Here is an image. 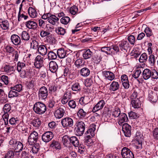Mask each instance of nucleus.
I'll list each match as a JSON object with an SVG mask.
<instances>
[{"label":"nucleus","instance_id":"f704fd0d","mask_svg":"<svg viewBox=\"0 0 158 158\" xmlns=\"http://www.w3.org/2000/svg\"><path fill=\"white\" fill-rule=\"evenodd\" d=\"M87 113L82 109H80L77 113V115L79 118H83L85 117Z\"/></svg>","mask_w":158,"mask_h":158},{"label":"nucleus","instance_id":"6e6d98bb","mask_svg":"<svg viewBox=\"0 0 158 158\" xmlns=\"http://www.w3.org/2000/svg\"><path fill=\"white\" fill-rule=\"evenodd\" d=\"M14 152L12 151H10L5 154L4 158H14Z\"/></svg>","mask_w":158,"mask_h":158},{"label":"nucleus","instance_id":"9d476101","mask_svg":"<svg viewBox=\"0 0 158 158\" xmlns=\"http://www.w3.org/2000/svg\"><path fill=\"white\" fill-rule=\"evenodd\" d=\"M131 127L127 123L123 124L122 126V130L123 131L125 136L129 137L131 135Z\"/></svg>","mask_w":158,"mask_h":158},{"label":"nucleus","instance_id":"0e129e2a","mask_svg":"<svg viewBox=\"0 0 158 158\" xmlns=\"http://www.w3.org/2000/svg\"><path fill=\"white\" fill-rule=\"evenodd\" d=\"M10 105L9 104H6L4 105L3 108L4 113H8L11 110Z\"/></svg>","mask_w":158,"mask_h":158},{"label":"nucleus","instance_id":"37998d69","mask_svg":"<svg viewBox=\"0 0 158 158\" xmlns=\"http://www.w3.org/2000/svg\"><path fill=\"white\" fill-rule=\"evenodd\" d=\"M29 150L27 148H25L21 153L22 158H29Z\"/></svg>","mask_w":158,"mask_h":158},{"label":"nucleus","instance_id":"393cba45","mask_svg":"<svg viewBox=\"0 0 158 158\" xmlns=\"http://www.w3.org/2000/svg\"><path fill=\"white\" fill-rule=\"evenodd\" d=\"M80 73L82 76L86 77L90 74V71L88 68L84 67L80 70Z\"/></svg>","mask_w":158,"mask_h":158},{"label":"nucleus","instance_id":"473e14b6","mask_svg":"<svg viewBox=\"0 0 158 158\" xmlns=\"http://www.w3.org/2000/svg\"><path fill=\"white\" fill-rule=\"evenodd\" d=\"M70 143H72L75 147L79 146V140L75 136H72L70 138Z\"/></svg>","mask_w":158,"mask_h":158},{"label":"nucleus","instance_id":"9b49d317","mask_svg":"<svg viewBox=\"0 0 158 158\" xmlns=\"http://www.w3.org/2000/svg\"><path fill=\"white\" fill-rule=\"evenodd\" d=\"M39 97L42 100H45L48 95V91L45 86L41 87L39 90Z\"/></svg>","mask_w":158,"mask_h":158},{"label":"nucleus","instance_id":"e433bc0d","mask_svg":"<svg viewBox=\"0 0 158 158\" xmlns=\"http://www.w3.org/2000/svg\"><path fill=\"white\" fill-rule=\"evenodd\" d=\"M71 89L74 91L77 92L81 90V87L79 83L76 82L72 85Z\"/></svg>","mask_w":158,"mask_h":158},{"label":"nucleus","instance_id":"0eeeda50","mask_svg":"<svg viewBox=\"0 0 158 158\" xmlns=\"http://www.w3.org/2000/svg\"><path fill=\"white\" fill-rule=\"evenodd\" d=\"M44 58L40 55H38L35 58L34 65L38 69L41 68L44 65Z\"/></svg>","mask_w":158,"mask_h":158},{"label":"nucleus","instance_id":"aec40b11","mask_svg":"<svg viewBox=\"0 0 158 158\" xmlns=\"http://www.w3.org/2000/svg\"><path fill=\"white\" fill-rule=\"evenodd\" d=\"M148 97L150 100L153 102H156L158 99L156 93L152 90L149 92Z\"/></svg>","mask_w":158,"mask_h":158},{"label":"nucleus","instance_id":"a211bd4d","mask_svg":"<svg viewBox=\"0 0 158 158\" xmlns=\"http://www.w3.org/2000/svg\"><path fill=\"white\" fill-rule=\"evenodd\" d=\"M58 69V66L56 62L51 61L49 63V69L53 73H56Z\"/></svg>","mask_w":158,"mask_h":158},{"label":"nucleus","instance_id":"7ed1b4c3","mask_svg":"<svg viewBox=\"0 0 158 158\" xmlns=\"http://www.w3.org/2000/svg\"><path fill=\"white\" fill-rule=\"evenodd\" d=\"M75 127L76 135L80 136L82 135L84 132L85 128V125L82 121H77L76 123Z\"/></svg>","mask_w":158,"mask_h":158},{"label":"nucleus","instance_id":"79ce46f5","mask_svg":"<svg viewBox=\"0 0 158 158\" xmlns=\"http://www.w3.org/2000/svg\"><path fill=\"white\" fill-rule=\"evenodd\" d=\"M10 89L19 92L22 90V86L21 84H17L11 87Z\"/></svg>","mask_w":158,"mask_h":158},{"label":"nucleus","instance_id":"49530a36","mask_svg":"<svg viewBox=\"0 0 158 158\" xmlns=\"http://www.w3.org/2000/svg\"><path fill=\"white\" fill-rule=\"evenodd\" d=\"M111 48L110 47H104L101 48V51L107 55H110L112 52L111 51Z\"/></svg>","mask_w":158,"mask_h":158},{"label":"nucleus","instance_id":"864d4df0","mask_svg":"<svg viewBox=\"0 0 158 158\" xmlns=\"http://www.w3.org/2000/svg\"><path fill=\"white\" fill-rule=\"evenodd\" d=\"M38 42L35 40H32L31 43V48L33 49H38Z\"/></svg>","mask_w":158,"mask_h":158},{"label":"nucleus","instance_id":"6e6552de","mask_svg":"<svg viewBox=\"0 0 158 158\" xmlns=\"http://www.w3.org/2000/svg\"><path fill=\"white\" fill-rule=\"evenodd\" d=\"M65 107L63 106H61L57 109L54 113V115L57 118H62L65 113Z\"/></svg>","mask_w":158,"mask_h":158},{"label":"nucleus","instance_id":"680f3d73","mask_svg":"<svg viewBox=\"0 0 158 158\" xmlns=\"http://www.w3.org/2000/svg\"><path fill=\"white\" fill-rule=\"evenodd\" d=\"M39 150V146L38 145L35 144L31 148V151L34 154H36Z\"/></svg>","mask_w":158,"mask_h":158},{"label":"nucleus","instance_id":"ddd939ff","mask_svg":"<svg viewBox=\"0 0 158 158\" xmlns=\"http://www.w3.org/2000/svg\"><path fill=\"white\" fill-rule=\"evenodd\" d=\"M105 104V101L103 100H100L93 107L92 111L95 112L102 109L103 107Z\"/></svg>","mask_w":158,"mask_h":158},{"label":"nucleus","instance_id":"c03bdc74","mask_svg":"<svg viewBox=\"0 0 158 158\" xmlns=\"http://www.w3.org/2000/svg\"><path fill=\"white\" fill-rule=\"evenodd\" d=\"M75 65L77 69H79L82 68L84 65V63H82V60L79 58L76 61Z\"/></svg>","mask_w":158,"mask_h":158},{"label":"nucleus","instance_id":"338daca9","mask_svg":"<svg viewBox=\"0 0 158 158\" xmlns=\"http://www.w3.org/2000/svg\"><path fill=\"white\" fill-rule=\"evenodd\" d=\"M28 17V16L24 15L23 13L21 14V12H19L18 15V20L19 21L21 20L22 18H23L24 20H26Z\"/></svg>","mask_w":158,"mask_h":158},{"label":"nucleus","instance_id":"5701e85b","mask_svg":"<svg viewBox=\"0 0 158 158\" xmlns=\"http://www.w3.org/2000/svg\"><path fill=\"white\" fill-rule=\"evenodd\" d=\"M59 18L55 15H52L50 18L48 19V21L53 25H57L58 24Z\"/></svg>","mask_w":158,"mask_h":158},{"label":"nucleus","instance_id":"09e8293b","mask_svg":"<svg viewBox=\"0 0 158 158\" xmlns=\"http://www.w3.org/2000/svg\"><path fill=\"white\" fill-rule=\"evenodd\" d=\"M22 39L25 40H28L30 38V36L28 32L26 31H23L22 33Z\"/></svg>","mask_w":158,"mask_h":158},{"label":"nucleus","instance_id":"13d9d810","mask_svg":"<svg viewBox=\"0 0 158 158\" xmlns=\"http://www.w3.org/2000/svg\"><path fill=\"white\" fill-rule=\"evenodd\" d=\"M148 60L151 65H154L155 62V56L152 54L151 55L149 56Z\"/></svg>","mask_w":158,"mask_h":158},{"label":"nucleus","instance_id":"a878e982","mask_svg":"<svg viewBox=\"0 0 158 158\" xmlns=\"http://www.w3.org/2000/svg\"><path fill=\"white\" fill-rule=\"evenodd\" d=\"M119 120L118 124L120 125H122L123 123L127 122L128 120V118L127 115L124 113H121L119 116Z\"/></svg>","mask_w":158,"mask_h":158},{"label":"nucleus","instance_id":"4468645a","mask_svg":"<svg viewBox=\"0 0 158 158\" xmlns=\"http://www.w3.org/2000/svg\"><path fill=\"white\" fill-rule=\"evenodd\" d=\"M71 94L69 91H67L65 93L64 96L62 97L61 102L62 104H66L71 98Z\"/></svg>","mask_w":158,"mask_h":158},{"label":"nucleus","instance_id":"a19ab883","mask_svg":"<svg viewBox=\"0 0 158 158\" xmlns=\"http://www.w3.org/2000/svg\"><path fill=\"white\" fill-rule=\"evenodd\" d=\"M19 94L18 92L15 90L11 89V90L9 91L8 93V97L11 98L17 97L19 96Z\"/></svg>","mask_w":158,"mask_h":158},{"label":"nucleus","instance_id":"3c124183","mask_svg":"<svg viewBox=\"0 0 158 158\" xmlns=\"http://www.w3.org/2000/svg\"><path fill=\"white\" fill-rule=\"evenodd\" d=\"M70 20V18L68 16L62 17L60 19L61 23L64 24H67Z\"/></svg>","mask_w":158,"mask_h":158},{"label":"nucleus","instance_id":"2f4dec72","mask_svg":"<svg viewBox=\"0 0 158 158\" xmlns=\"http://www.w3.org/2000/svg\"><path fill=\"white\" fill-rule=\"evenodd\" d=\"M14 67L9 65H5L2 68V71L6 73H10L14 70Z\"/></svg>","mask_w":158,"mask_h":158},{"label":"nucleus","instance_id":"b1692460","mask_svg":"<svg viewBox=\"0 0 158 158\" xmlns=\"http://www.w3.org/2000/svg\"><path fill=\"white\" fill-rule=\"evenodd\" d=\"M93 55V52L89 49L84 50L82 54V56L84 59L86 60L90 58Z\"/></svg>","mask_w":158,"mask_h":158},{"label":"nucleus","instance_id":"774afa93","mask_svg":"<svg viewBox=\"0 0 158 158\" xmlns=\"http://www.w3.org/2000/svg\"><path fill=\"white\" fill-rule=\"evenodd\" d=\"M127 40L131 44H134L135 42V37L133 35H130L128 37Z\"/></svg>","mask_w":158,"mask_h":158},{"label":"nucleus","instance_id":"423d86ee","mask_svg":"<svg viewBox=\"0 0 158 158\" xmlns=\"http://www.w3.org/2000/svg\"><path fill=\"white\" fill-rule=\"evenodd\" d=\"M121 155L123 158H134L133 153L126 147H124L122 149Z\"/></svg>","mask_w":158,"mask_h":158},{"label":"nucleus","instance_id":"f257e3e1","mask_svg":"<svg viewBox=\"0 0 158 158\" xmlns=\"http://www.w3.org/2000/svg\"><path fill=\"white\" fill-rule=\"evenodd\" d=\"M33 110L35 113L41 115L46 110V106L43 103L38 102L34 105Z\"/></svg>","mask_w":158,"mask_h":158},{"label":"nucleus","instance_id":"ea45409f","mask_svg":"<svg viewBox=\"0 0 158 158\" xmlns=\"http://www.w3.org/2000/svg\"><path fill=\"white\" fill-rule=\"evenodd\" d=\"M17 129L19 131H22L25 132H27V128L26 126L22 123H19L16 126Z\"/></svg>","mask_w":158,"mask_h":158},{"label":"nucleus","instance_id":"dca6fc26","mask_svg":"<svg viewBox=\"0 0 158 158\" xmlns=\"http://www.w3.org/2000/svg\"><path fill=\"white\" fill-rule=\"evenodd\" d=\"M102 74L106 79L110 81L113 80L115 78L114 74L110 71H103Z\"/></svg>","mask_w":158,"mask_h":158},{"label":"nucleus","instance_id":"72a5a7b5","mask_svg":"<svg viewBox=\"0 0 158 158\" xmlns=\"http://www.w3.org/2000/svg\"><path fill=\"white\" fill-rule=\"evenodd\" d=\"M131 104L132 106L135 108H139L141 106V103L138 99L132 100Z\"/></svg>","mask_w":158,"mask_h":158},{"label":"nucleus","instance_id":"603ef678","mask_svg":"<svg viewBox=\"0 0 158 158\" xmlns=\"http://www.w3.org/2000/svg\"><path fill=\"white\" fill-rule=\"evenodd\" d=\"M121 114L120 110L118 108H116L113 112L112 115L115 117H118Z\"/></svg>","mask_w":158,"mask_h":158},{"label":"nucleus","instance_id":"2eb2a0df","mask_svg":"<svg viewBox=\"0 0 158 158\" xmlns=\"http://www.w3.org/2000/svg\"><path fill=\"white\" fill-rule=\"evenodd\" d=\"M139 134V132H137L136 133V135L137 137L135 141V147L136 149H137L138 151L141 150L142 148V138L141 137L139 138L138 137V134Z\"/></svg>","mask_w":158,"mask_h":158},{"label":"nucleus","instance_id":"f03ea898","mask_svg":"<svg viewBox=\"0 0 158 158\" xmlns=\"http://www.w3.org/2000/svg\"><path fill=\"white\" fill-rule=\"evenodd\" d=\"M10 147L16 152H20L23 149V145L20 141L14 140H10L9 142Z\"/></svg>","mask_w":158,"mask_h":158},{"label":"nucleus","instance_id":"e2e57ef3","mask_svg":"<svg viewBox=\"0 0 158 158\" xmlns=\"http://www.w3.org/2000/svg\"><path fill=\"white\" fill-rule=\"evenodd\" d=\"M134 73L132 74V77H134L135 78H137L141 73V71L139 70H137L135 72H134Z\"/></svg>","mask_w":158,"mask_h":158},{"label":"nucleus","instance_id":"20e7f679","mask_svg":"<svg viewBox=\"0 0 158 158\" xmlns=\"http://www.w3.org/2000/svg\"><path fill=\"white\" fill-rule=\"evenodd\" d=\"M39 137L38 134L35 131L31 132L28 138L27 144L33 145L37 142Z\"/></svg>","mask_w":158,"mask_h":158},{"label":"nucleus","instance_id":"5fc2aeb1","mask_svg":"<svg viewBox=\"0 0 158 158\" xmlns=\"http://www.w3.org/2000/svg\"><path fill=\"white\" fill-rule=\"evenodd\" d=\"M78 8L76 6H73L71 7L70 9V13L73 15H75L78 12Z\"/></svg>","mask_w":158,"mask_h":158},{"label":"nucleus","instance_id":"bb28decb","mask_svg":"<svg viewBox=\"0 0 158 158\" xmlns=\"http://www.w3.org/2000/svg\"><path fill=\"white\" fill-rule=\"evenodd\" d=\"M119 87L118 82L113 81L110 85L109 89L111 91H114L118 90Z\"/></svg>","mask_w":158,"mask_h":158},{"label":"nucleus","instance_id":"4c0bfd02","mask_svg":"<svg viewBox=\"0 0 158 158\" xmlns=\"http://www.w3.org/2000/svg\"><path fill=\"white\" fill-rule=\"evenodd\" d=\"M31 123L35 127L38 128L40 125L41 122L39 118H35L32 121Z\"/></svg>","mask_w":158,"mask_h":158},{"label":"nucleus","instance_id":"de8ad7c7","mask_svg":"<svg viewBox=\"0 0 158 158\" xmlns=\"http://www.w3.org/2000/svg\"><path fill=\"white\" fill-rule=\"evenodd\" d=\"M56 31L59 35H64L65 33V30L61 27H58L56 29Z\"/></svg>","mask_w":158,"mask_h":158},{"label":"nucleus","instance_id":"c756f323","mask_svg":"<svg viewBox=\"0 0 158 158\" xmlns=\"http://www.w3.org/2000/svg\"><path fill=\"white\" fill-rule=\"evenodd\" d=\"M56 52L58 57L60 58H64L66 56V52L63 48L59 49Z\"/></svg>","mask_w":158,"mask_h":158},{"label":"nucleus","instance_id":"052dcab7","mask_svg":"<svg viewBox=\"0 0 158 158\" xmlns=\"http://www.w3.org/2000/svg\"><path fill=\"white\" fill-rule=\"evenodd\" d=\"M1 79L4 84L7 85L9 83V78L8 76L6 75H2L1 77Z\"/></svg>","mask_w":158,"mask_h":158},{"label":"nucleus","instance_id":"bf43d9fd","mask_svg":"<svg viewBox=\"0 0 158 158\" xmlns=\"http://www.w3.org/2000/svg\"><path fill=\"white\" fill-rule=\"evenodd\" d=\"M147 59V56L145 53H143L140 56L139 59V61L140 62L143 63Z\"/></svg>","mask_w":158,"mask_h":158},{"label":"nucleus","instance_id":"f8f14e48","mask_svg":"<svg viewBox=\"0 0 158 158\" xmlns=\"http://www.w3.org/2000/svg\"><path fill=\"white\" fill-rule=\"evenodd\" d=\"M118 46L120 50L123 51H127L130 47V44L127 40H123L118 43Z\"/></svg>","mask_w":158,"mask_h":158},{"label":"nucleus","instance_id":"69168bd1","mask_svg":"<svg viewBox=\"0 0 158 158\" xmlns=\"http://www.w3.org/2000/svg\"><path fill=\"white\" fill-rule=\"evenodd\" d=\"M55 103L54 97H53L48 102V107L50 108H52L55 106Z\"/></svg>","mask_w":158,"mask_h":158},{"label":"nucleus","instance_id":"1a4fd4ad","mask_svg":"<svg viewBox=\"0 0 158 158\" xmlns=\"http://www.w3.org/2000/svg\"><path fill=\"white\" fill-rule=\"evenodd\" d=\"M53 136L54 135L52 132L50 131H46L42 135V139L44 142L47 143L51 140Z\"/></svg>","mask_w":158,"mask_h":158},{"label":"nucleus","instance_id":"a18cd8bd","mask_svg":"<svg viewBox=\"0 0 158 158\" xmlns=\"http://www.w3.org/2000/svg\"><path fill=\"white\" fill-rule=\"evenodd\" d=\"M70 138L68 135H65L62 137V141L63 144L67 146L70 143Z\"/></svg>","mask_w":158,"mask_h":158},{"label":"nucleus","instance_id":"f3484780","mask_svg":"<svg viewBox=\"0 0 158 158\" xmlns=\"http://www.w3.org/2000/svg\"><path fill=\"white\" fill-rule=\"evenodd\" d=\"M10 40L12 43L15 45H18L21 43V39L17 35L13 34L10 37Z\"/></svg>","mask_w":158,"mask_h":158},{"label":"nucleus","instance_id":"6ab92c4d","mask_svg":"<svg viewBox=\"0 0 158 158\" xmlns=\"http://www.w3.org/2000/svg\"><path fill=\"white\" fill-rule=\"evenodd\" d=\"M25 25L27 27L30 29L35 30L36 29L37 25L36 23L32 20H29L25 23Z\"/></svg>","mask_w":158,"mask_h":158},{"label":"nucleus","instance_id":"4d7b16f0","mask_svg":"<svg viewBox=\"0 0 158 158\" xmlns=\"http://www.w3.org/2000/svg\"><path fill=\"white\" fill-rule=\"evenodd\" d=\"M6 49L7 52L11 54L16 50L13 47L9 45L6 46Z\"/></svg>","mask_w":158,"mask_h":158},{"label":"nucleus","instance_id":"7c9ffc66","mask_svg":"<svg viewBox=\"0 0 158 158\" xmlns=\"http://www.w3.org/2000/svg\"><path fill=\"white\" fill-rule=\"evenodd\" d=\"M95 125L92 124L90 127L89 129L87 131L86 134H88V136L93 137L94 135V131L95 130Z\"/></svg>","mask_w":158,"mask_h":158},{"label":"nucleus","instance_id":"412c9836","mask_svg":"<svg viewBox=\"0 0 158 158\" xmlns=\"http://www.w3.org/2000/svg\"><path fill=\"white\" fill-rule=\"evenodd\" d=\"M151 71L148 69H144L142 72V77L145 80L149 79L151 77Z\"/></svg>","mask_w":158,"mask_h":158},{"label":"nucleus","instance_id":"39448f33","mask_svg":"<svg viewBox=\"0 0 158 158\" xmlns=\"http://www.w3.org/2000/svg\"><path fill=\"white\" fill-rule=\"evenodd\" d=\"M61 123L64 128L72 127L73 125V120L70 117H66L62 119Z\"/></svg>","mask_w":158,"mask_h":158},{"label":"nucleus","instance_id":"c9c22d12","mask_svg":"<svg viewBox=\"0 0 158 158\" xmlns=\"http://www.w3.org/2000/svg\"><path fill=\"white\" fill-rule=\"evenodd\" d=\"M50 147L57 149H60L61 148V145L60 143L58 141L54 140L52 141L50 145Z\"/></svg>","mask_w":158,"mask_h":158},{"label":"nucleus","instance_id":"c85d7f7f","mask_svg":"<svg viewBox=\"0 0 158 158\" xmlns=\"http://www.w3.org/2000/svg\"><path fill=\"white\" fill-rule=\"evenodd\" d=\"M28 14L30 17L35 18L37 17V13L35 9L31 7H30L28 10Z\"/></svg>","mask_w":158,"mask_h":158},{"label":"nucleus","instance_id":"58836bf2","mask_svg":"<svg viewBox=\"0 0 158 158\" xmlns=\"http://www.w3.org/2000/svg\"><path fill=\"white\" fill-rule=\"evenodd\" d=\"M144 32L145 33L147 37H149L151 36H153V34L152 30L149 27H146L144 30Z\"/></svg>","mask_w":158,"mask_h":158},{"label":"nucleus","instance_id":"4be33fe9","mask_svg":"<svg viewBox=\"0 0 158 158\" xmlns=\"http://www.w3.org/2000/svg\"><path fill=\"white\" fill-rule=\"evenodd\" d=\"M37 50L39 53L42 56L46 55L47 52V49L46 47L43 45H39Z\"/></svg>","mask_w":158,"mask_h":158},{"label":"nucleus","instance_id":"cd10ccee","mask_svg":"<svg viewBox=\"0 0 158 158\" xmlns=\"http://www.w3.org/2000/svg\"><path fill=\"white\" fill-rule=\"evenodd\" d=\"M56 49L51 51L48 52V58L49 60H55L57 58V54H56Z\"/></svg>","mask_w":158,"mask_h":158},{"label":"nucleus","instance_id":"8fccbe9b","mask_svg":"<svg viewBox=\"0 0 158 158\" xmlns=\"http://www.w3.org/2000/svg\"><path fill=\"white\" fill-rule=\"evenodd\" d=\"M9 123L10 124L14 127L15 126V125L18 124L19 122V120L16 119L14 117L11 118H10L9 120Z\"/></svg>","mask_w":158,"mask_h":158}]
</instances>
